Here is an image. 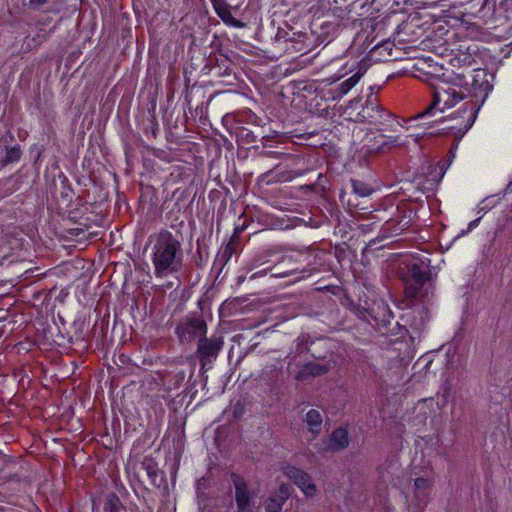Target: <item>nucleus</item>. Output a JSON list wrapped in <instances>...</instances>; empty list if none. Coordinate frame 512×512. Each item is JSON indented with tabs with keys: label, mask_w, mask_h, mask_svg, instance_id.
Segmentation results:
<instances>
[{
	"label": "nucleus",
	"mask_w": 512,
	"mask_h": 512,
	"mask_svg": "<svg viewBox=\"0 0 512 512\" xmlns=\"http://www.w3.org/2000/svg\"><path fill=\"white\" fill-rule=\"evenodd\" d=\"M181 243L168 231L156 235L152 246V263L157 277H167L182 265Z\"/></svg>",
	"instance_id": "1"
},
{
	"label": "nucleus",
	"mask_w": 512,
	"mask_h": 512,
	"mask_svg": "<svg viewBox=\"0 0 512 512\" xmlns=\"http://www.w3.org/2000/svg\"><path fill=\"white\" fill-rule=\"evenodd\" d=\"M329 449L332 451H339L349 445V435L346 429L338 428L334 430L329 437Z\"/></svg>",
	"instance_id": "9"
},
{
	"label": "nucleus",
	"mask_w": 512,
	"mask_h": 512,
	"mask_svg": "<svg viewBox=\"0 0 512 512\" xmlns=\"http://www.w3.org/2000/svg\"><path fill=\"white\" fill-rule=\"evenodd\" d=\"M407 293L411 296V297H417L418 294H419V291H418V287H413L412 285H409L407 287Z\"/></svg>",
	"instance_id": "20"
},
{
	"label": "nucleus",
	"mask_w": 512,
	"mask_h": 512,
	"mask_svg": "<svg viewBox=\"0 0 512 512\" xmlns=\"http://www.w3.org/2000/svg\"><path fill=\"white\" fill-rule=\"evenodd\" d=\"M416 496L421 499V497L426 496L428 490L430 489L431 483L428 479L425 478H417L414 482Z\"/></svg>",
	"instance_id": "15"
},
{
	"label": "nucleus",
	"mask_w": 512,
	"mask_h": 512,
	"mask_svg": "<svg viewBox=\"0 0 512 512\" xmlns=\"http://www.w3.org/2000/svg\"><path fill=\"white\" fill-rule=\"evenodd\" d=\"M412 280L415 285L421 287L429 280V268L424 263H413L409 269Z\"/></svg>",
	"instance_id": "10"
},
{
	"label": "nucleus",
	"mask_w": 512,
	"mask_h": 512,
	"mask_svg": "<svg viewBox=\"0 0 512 512\" xmlns=\"http://www.w3.org/2000/svg\"><path fill=\"white\" fill-rule=\"evenodd\" d=\"M121 507L120 500L114 494H111L107 498L105 509L109 512H118Z\"/></svg>",
	"instance_id": "16"
},
{
	"label": "nucleus",
	"mask_w": 512,
	"mask_h": 512,
	"mask_svg": "<svg viewBox=\"0 0 512 512\" xmlns=\"http://www.w3.org/2000/svg\"><path fill=\"white\" fill-rule=\"evenodd\" d=\"M357 117L361 122L375 126H384L389 122L392 114L380 106L376 96L369 95Z\"/></svg>",
	"instance_id": "4"
},
{
	"label": "nucleus",
	"mask_w": 512,
	"mask_h": 512,
	"mask_svg": "<svg viewBox=\"0 0 512 512\" xmlns=\"http://www.w3.org/2000/svg\"><path fill=\"white\" fill-rule=\"evenodd\" d=\"M329 371V365L319 362H308L296 374L297 380H304L309 377L320 376Z\"/></svg>",
	"instance_id": "8"
},
{
	"label": "nucleus",
	"mask_w": 512,
	"mask_h": 512,
	"mask_svg": "<svg viewBox=\"0 0 512 512\" xmlns=\"http://www.w3.org/2000/svg\"><path fill=\"white\" fill-rule=\"evenodd\" d=\"M282 473L300 489L305 497L316 496L317 486L307 472L295 466L286 465L282 468Z\"/></svg>",
	"instance_id": "5"
},
{
	"label": "nucleus",
	"mask_w": 512,
	"mask_h": 512,
	"mask_svg": "<svg viewBox=\"0 0 512 512\" xmlns=\"http://www.w3.org/2000/svg\"><path fill=\"white\" fill-rule=\"evenodd\" d=\"M487 92H488V91L486 90V91H485V94H484V98H483V100L487 97Z\"/></svg>",
	"instance_id": "24"
},
{
	"label": "nucleus",
	"mask_w": 512,
	"mask_h": 512,
	"mask_svg": "<svg viewBox=\"0 0 512 512\" xmlns=\"http://www.w3.org/2000/svg\"><path fill=\"white\" fill-rule=\"evenodd\" d=\"M188 325L192 329H194L196 331H199L200 334H205L206 333V325H205V323L202 320L191 319V320H189Z\"/></svg>",
	"instance_id": "18"
},
{
	"label": "nucleus",
	"mask_w": 512,
	"mask_h": 512,
	"mask_svg": "<svg viewBox=\"0 0 512 512\" xmlns=\"http://www.w3.org/2000/svg\"><path fill=\"white\" fill-rule=\"evenodd\" d=\"M232 481L235 487V500L238 512H253L255 504V495L252 493L247 486L245 480L236 475L232 474Z\"/></svg>",
	"instance_id": "6"
},
{
	"label": "nucleus",
	"mask_w": 512,
	"mask_h": 512,
	"mask_svg": "<svg viewBox=\"0 0 512 512\" xmlns=\"http://www.w3.org/2000/svg\"><path fill=\"white\" fill-rule=\"evenodd\" d=\"M363 76L362 72H357L352 75L350 78L342 82L337 88V94L333 96V98H341L346 95L361 79Z\"/></svg>",
	"instance_id": "13"
},
{
	"label": "nucleus",
	"mask_w": 512,
	"mask_h": 512,
	"mask_svg": "<svg viewBox=\"0 0 512 512\" xmlns=\"http://www.w3.org/2000/svg\"><path fill=\"white\" fill-rule=\"evenodd\" d=\"M221 346V341L203 338L198 343V352L204 357H209L215 355Z\"/></svg>",
	"instance_id": "12"
},
{
	"label": "nucleus",
	"mask_w": 512,
	"mask_h": 512,
	"mask_svg": "<svg viewBox=\"0 0 512 512\" xmlns=\"http://www.w3.org/2000/svg\"><path fill=\"white\" fill-rule=\"evenodd\" d=\"M292 491V487L288 484H281L276 491L275 495L272 496L269 500L272 502H276L283 507L285 501L289 498Z\"/></svg>",
	"instance_id": "14"
},
{
	"label": "nucleus",
	"mask_w": 512,
	"mask_h": 512,
	"mask_svg": "<svg viewBox=\"0 0 512 512\" xmlns=\"http://www.w3.org/2000/svg\"><path fill=\"white\" fill-rule=\"evenodd\" d=\"M480 106L474 102H466L461 110L457 112V116L452 118L455 123L446 127L456 137L461 138L474 124Z\"/></svg>",
	"instance_id": "3"
},
{
	"label": "nucleus",
	"mask_w": 512,
	"mask_h": 512,
	"mask_svg": "<svg viewBox=\"0 0 512 512\" xmlns=\"http://www.w3.org/2000/svg\"><path fill=\"white\" fill-rule=\"evenodd\" d=\"M341 77H342V75H339L338 77L334 78V79H333V82H335V81L339 80Z\"/></svg>",
	"instance_id": "23"
},
{
	"label": "nucleus",
	"mask_w": 512,
	"mask_h": 512,
	"mask_svg": "<svg viewBox=\"0 0 512 512\" xmlns=\"http://www.w3.org/2000/svg\"><path fill=\"white\" fill-rule=\"evenodd\" d=\"M465 90L460 84L438 79L432 84L433 100L418 117L431 115L434 110L443 112L451 108L465 98Z\"/></svg>",
	"instance_id": "2"
},
{
	"label": "nucleus",
	"mask_w": 512,
	"mask_h": 512,
	"mask_svg": "<svg viewBox=\"0 0 512 512\" xmlns=\"http://www.w3.org/2000/svg\"><path fill=\"white\" fill-rule=\"evenodd\" d=\"M216 14L221 18V20L232 27L235 28H243L244 23L235 19L230 11V6L224 0H210Z\"/></svg>",
	"instance_id": "7"
},
{
	"label": "nucleus",
	"mask_w": 512,
	"mask_h": 512,
	"mask_svg": "<svg viewBox=\"0 0 512 512\" xmlns=\"http://www.w3.org/2000/svg\"><path fill=\"white\" fill-rule=\"evenodd\" d=\"M44 2H45V0H30V4L33 6H40Z\"/></svg>",
	"instance_id": "22"
},
{
	"label": "nucleus",
	"mask_w": 512,
	"mask_h": 512,
	"mask_svg": "<svg viewBox=\"0 0 512 512\" xmlns=\"http://www.w3.org/2000/svg\"><path fill=\"white\" fill-rule=\"evenodd\" d=\"M20 156H21L20 149L17 147H12L7 150L6 156H5V161L6 162L18 161L20 159Z\"/></svg>",
	"instance_id": "17"
},
{
	"label": "nucleus",
	"mask_w": 512,
	"mask_h": 512,
	"mask_svg": "<svg viewBox=\"0 0 512 512\" xmlns=\"http://www.w3.org/2000/svg\"><path fill=\"white\" fill-rule=\"evenodd\" d=\"M353 187H354V191L357 192L358 194H360L361 196H366L370 193L369 189H365L363 191L358 190V188L356 186V182H353Z\"/></svg>",
	"instance_id": "21"
},
{
	"label": "nucleus",
	"mask_w": 512,
	"mask_h": 512,
	"mask_svg": "<svg viewBox=\"0 0 512 512\" xmlns=\"http://www.w3.org/2000/svg\"><path fill=\"white\" fill-rule=\"evenodd\" d=\"M305 423L309 432L315 437L322 429L323 418L321 413L316 409L309 410L305 415Z\"/></svg>",
	"instance_id": "11"
},
{
	"label": "nucleus",
	"mask_w": 512,
	"mask_h": 512,
	"mask_svg": "<svg viewBox=\"0 0 512 512\" xmlns=\"http://www.w3.org/2000/svg\"><path fill=\"white\" fill-rule=\"evenodd\" d=\"M282 508L283 507L280 506V504L269 500L266 505V512H281Z\"/></svg>",
	"instance_id": "19"
}]
</instances>
